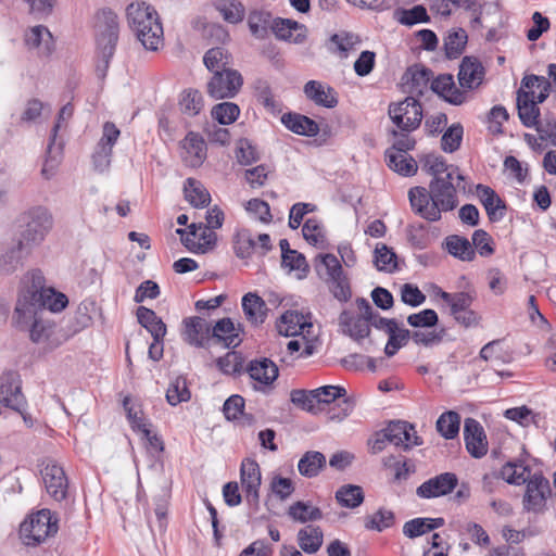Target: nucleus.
<instances>
[{"label":"nucleus","mask_w":556,"mask_h":556,"mask_svg":"<svg viewBox=\"0 0 556 556\" xmlns=\"http://www.w3.org/2000/svg\"><path fill=\"white\" fill-rule=\"evenodd\" d=\"M462 181L431 179L428 188L421 186L410 188L408 199L413 212L428 222L440 220L442 213L457 207V189H465Z\"/></svg>","instance_id":"obj_1"},{"label":"nucleus","mask_w":556,"mask_h":556,"mask_svg":"<svg viewBox=\"0 0 556 556\" xmlns=\"http://www.w3.org/2000/svg\"><path fill=\"white\" fill-rule=\"evenodd\" d=\"M126 20L141 45L156 51L163 42V26L156 10L146 2H132L126 8Z\"/></svg>","instance_id":"obj_2"},{"label":"nucleus","mask_w":556,"mask_h":556,"mask_svg":"<svg viewBox=\"0 0 556 556\" xmlns=\"http://www.w3.org/2000/svg\"><path fill=\"white\" fill-rule=\"evenodd\" d=\"M94 31L98 55V76L104 77L118 41L119 23L117 14L109 8L101 9L94 16Z\"/></svg>","instance_id":"obj_3"},{"label":"nucleus","mask_w":556,"mask_h":556,"mask_svg":"<svg viewBox=\"0 0 556 556\" xmlns=\"http://www.w3.org/2000/svg\"><path fill=\"white\" fill-rule=\"evenodd\" d=\"M67 303L66 295L52 288L28 289L18 296L14 313L22 320V318L34 317V314H46L47 309L54 313L61 312Z\"/></svg>","instance_id":"obj_4"},{"label":"nucleus","mask_w":556,"mask_h":556,"mask_svg":"<svg viewBox=\"0 0 556 556\" xmlns=\"http://www.w3.org/2000/svg\"><path fill=\"white\" fill-rule=\"evenodd\" d=\"M20 239L30 251L39 245L53 226V217L43 206L31 207L18 217Z\"/></svg>","instance_id":"obj_5"},{"label":"nucleus","mask_w":556,"mask_h":556,"mask_svg":"<svg viewBox=\"0 0 556 556\" xmlns=\"http://www.w3.org/2000/svg\"><path fill=\"white\" fill-rule=\"evenodd\" d=\"M58 532V521L49 509L31 515L20 527V536L25 545H38Z\"/></svg>","instance_id":"obj_6"},{"label":"nucleus","mask_w":556,"mask_h":556,"mask_svg":"<svg viewBox=\"0 0 556 556\" xmlns=\"http://www.w3.org/2000/svg\"><path fill=\"white\" fill-rule=\"evenodd\" d=\"M317 407L321 404H331L342 399L331 410L330 419L342 421L350 416L356 405L355 396H348L345 388L341 386H324L314 389Z\"/></svg>","instance_id":"obj_7"},{"label":"nucleus","mask_w":556,"mask_h":556,"mask_svg":"<svg viewBox=\"0 0 556 556\" xmlns=\"http://www.w3.org/2000/svg\"><path fill=\"white\" fill-rule=\"evenodd\" d=\"M389 116L396 128L412 132L417 129L422 119V108L417 99L407 97L399 103L389 105Z\"/></svg>","instance_id":"obj_8"},{"label":"nucleus","mask_w":556,"mask_h":556,"mask_svg":"<svg viewBox=\"0 0 556 556\" xmlns=\"http://www.w3.org/2000/svg\"><path fill=\"white\" fill-rule=\"evenodd\" d=\"M243 85V77L237 70L215 72L206 85V91L213 99L233 98Z\"/></svg>","instance_id":"obj_9"},{"label":"nucleus","mask_w":556,"mask_h":556,"mask_svg":"<svg viewBox=\"0 0 556 556\" xmlns=\"http://www.w3.org/2000/svg\"><path fill=\"white\" fill-rule=\"evenodd\" d=\"M41 477L48 494L61 502L66 497L68 480L63 467L55 460L47 458L41 463Z\"/></svg>","instance_id":"obj_10"},{"label":"nucleus","mask_w":556,"mask_h":556,"mask_svg":"<svg viewBox=\"0 0 556 556\" xmlns=\"http://www.w3.org/2000/svg\"><path fill=\"white\" fill-rule=\"evenodd\" d=\"M0 403L18 413L25 409L27 402L22 392V380L17 371L9 370L0 376Z\"/></svg>","instance_id":"obj_11"},{"label":"nucleus","mask_w":556,"mask_h":556,"mask_svg":"<svg viewBox=\"0 0 556 556\" xmlns=\"http://www.w3.org/2000/svg\"><path fill=\"white\" fill-rule=\"evenodd\" d=\"M384 428L389 437V444L400 450L409 451L414 446L422 444V440L417 435L414 425L408 421L393 420Z\"/></svg>","instance_id":"obj_12"},{"label":"nucleus","mask_w":556,"mask_h":556,"mask_svg":"<svg viewBox=\"0 0 556 556\" xmlns=\"http://www.w3.org/2000/svg\"><path fill=\"white\" fill-rule=\"evenodd\" d=\"M551 493L549 482L541 475H534L527 481L523 496V508L528 511L541 513Z\"/></svg>","instance_id":"obj_13"},{"label":"nucleus","mask_w":556,"mask_h":556,"mask_svg":"<svg viewBox=\"0 0 556 556\" xmlns=\"http://www.w3.org/2000/svg\"><path fill=\"white\" fill-rule=\"evenodd\" d=\"M119 137L118 128L110 122L103 125V134L92 155L94 168L104 172L111 164L112 149Z\"/></svg>","instance_id":"obj_14"},{"label":"nucleus","mask_w":556,"mask_h":556,"mask_svg":"<svg viewBox=\"0 0 556 556\" xmlns=\"http://www.w3.org/2000/svg\"><path fill=\"white\" fill-rule=\"evenodd\" d=\"M458 484V478L453 472H443L421 483L416 494L421 498H434L451 493Z\"/></svg>","instance_id":"obj_15"},{"label":"nucleus","mask_w":556,"mask_h":556,"mask_svg":"<svg viewBox=\"0 0 556 556\" xmlns=\"http://www.w3.org/2000/svg\"><path fill=\"white\" fill-rule=\"evenodd\" d=\"M464 440L468 453L480 458L488 452V441L483 427L473 418H466L464 422Z\"/></svg>","instance_id":"obj_16"},{"label":"nucleus","mask_w":556,"mask_h":556,"mask_svg":"<svg viewBox=\"0 0 556 556\" xmlns=\"http://www.w3.org/2000/svg\"><path fill=\"white\" fill-rule=\"evenodd\" d=\"M241 484L249 503L257 505L260 498V485L262 481L261 469L254 459H244L240 469Z\"/></svg>","instance_id":"obj_17"},{"label":"nucleus","mask_w":556,"mask_h":556,"mask_svg":"<svg viewBox=\"0 0 556 556\" xmlns=\"http://www.w3.org/2000/svg\"><path fill=\"white\" fill-rule=\"evenodd\" d=\"M181 157L186 165L199 167L206 159V143L197 132L190 131L181 141Z\"/></svg>","instance_id":"obj_18"},{"label":"nucleus","mask_w":556,"mask_h":556,"mask_svg":"<svg viewBox=\"0 0 556 556\" xmlns=\"http://www.w3.org/2000/svg\"><path fill=\"white\" fill-rule=\"evenodd\" d=\"M24 41L26 47L39 56H48L54 50L53 36L43 25H37L26 30Z\"/></svg>","instance_id":"obj_19"},{"label":"nucleus","mask_w":556,"mask_h":556,"mask_svg":"<svg viewBox=\"0 0 556 556\" xmlns=\"http://www.w3.org/2000/svg\"><path fill=\"white\" fill-rule=\"evenodd\" d=\"M485 75L482 63L473 56H465L459 65L458 81L462 88L472 90L478 88Z\"/></svg>","instance_id":"obj_20"},{"label":"nucleus","mask_w":556,"mask_h":556,"mask_svg":"<svg viewBox=\"0 0 556 556\" xmlns=\"http://www.w3.org/2000/svg\"><path fill=\"white\" fill-rule=\"evenodd\" d=\"M421 168L432 176V179L464 180L457 166L447 164L440 155L429 154L421 160Z\"/></svg>","instance_id":"obj_21"},{"label":"nucleus","mask_w":556,"mask_h":556,"mask_svg":"<svg viewBox=\"0 0 556 556\" xmlns=\"http://www.w3.org/2000/svg\"><path fill=\"white\" fill-rule=\"evenodd\" d=\"M517 110L521 124L525 127L533 128L540 122V108L534 100V90H525L520 88L517 91Z\"/></svg>","instance_id":"obj_22"},{"label":"nucleus","mask_w":556,"mask_h":556,"mask_svg":"<svg viewBox=\"0 0 556 556\" xmlns=\"http://www.w3.org/2000/svg\"><path fill=\"white\" fill-rule=\"evenodd\" d=\"M273 33L277 39L295 45L303 43L307 37L306 26L290 18L275 17Z\"/></svg>","instance_id":"obj_23"},{"label":"nucleus","mask_w":556,"mask_h":556,"mask_svg":"<svg viewBox=\"0 0 556 556\" xmlns=\"http://www.w3.org/2000/svg\"><path fill=\"white\" fill-rule=\"evenodd\" d=\"M211 333V325L201 317H188L184 319V340L190 345L204 346Z\"/></svg>","instance_id":"obj_24"},{"label":"nucleus","mask_w":556,"mask_h":556,"mask_svg":"<svg viewBox=\"0 0 556 556\" xmlns=\"http://www.w3.org/2000/svg\"><path fill=\"white\" fill-rule=\"evenodd\" d=\"M45 314H34V317L22 318L14 314L18 327L24 328L30 325L29 336L35 343H45L54 332V324L43 317Z\"/></svg>","instance_id":"obj_25"},{"label":"nucleus","mask_w":556,"mask_h":556,"mask_svg":"<svg viewBox=\"0 0 556 556\" xmlns=\"http://www.w3.org/2000/svg\"><path fill=\"white\" fill-rule=\"evenodd\" d=\"M431 89L445 101L454 105H460L467 99L466 92L456 87L451 74L439 75L432 80Z\"/></svg>","instance_id":"obj_26"},{"label":"nucleus","mask_w":556,"mask_h":556,"mask_svg":"<svg viewBox=\"0 0 556 556\" xmlns=\"http://www.w3.org/2000/svg\"><path fill=\"white\" fill-rule=\"evenodd\" d=\"M248 372L251 379L258 382L263 388L271 386L279 375L277 365L266 357L251 361Z\"/></svg>","instance_id":"obj_27"},{"label":"nucleus","mask_w":556,"mask_h":556,"mask_svg":"<svg viewBox=\"0 0 556 556\" xmlns=\"http://www.w3.org/2000/svg\"><path fill=\"white\" fill-rule=\"evenodd\" d=\"M304 93L306 98L320 106L332 109L338 104L334 89L318 80L307 81L304 86Z\"/></svg>","instance_id":"obj_28"},{"label":"nucleus","mask_w":556,"mask_h":556,"mask_svg":"<svg viewBox=\"0 0 556 556\" xmlns=\"http://www.w3.org/2000/svg\"><path fill=\"white\" fill-rule=\"evenodd\" d=\"M281 123L292 132L314 137L319 132L318 124L302 114L298 113H286L281 116Z\"/></svg>","instance_id":"obj_29"},{"label":"nucleus","mask_w":556,"mask_h":556,"mask_svg":"<svg viewBox=\"0 0 556 556\" xmlns=\"http://www.w3.org/2000/svg\"><path fill=\"white\" fill-rule=\"evenodd\" d=\"M309 327H312V324L307 323L304 315L296 311L286 312L277 323L279 334L285 337L302 334L305 328Z\"/></svg>","instance_id":"obj_30"},{"label":"nucleus","mask_w":556,"mask_h":556,"mask_svg":"<svg viewBox=\"0 0 556 556\" xmlns=\"http://www.w3.org/2000/svg\"><path fill=\"white\" fill-rule=\"evenodd\" d=\"M444 249L455 258L463 262H472L476 258V251L471 242L463 236L451 235L444 239Z\"/></svg>","instance_id":"obj_31"},{"label":"nucleus","mask_w":556,"mask_h":556,"mask_svg":"<svg viewBox=\"0 0 556 556\" xmlns=\"http://www.w3.org/2000/svg\"><path fill=\"white\" fill-rule=\"evenodd\" d=\"M476 191L490 219L494 220L502 218L504 215L505 204L496 194V192L489 186L481 184L477 185Z\"/></svg>","instance_id":"obj_32"},{"label":"nucleus","mask_w":556,"mask_h":556,"mask_svg":"<svg viewBox=\"0 0 556 556\" xmlns=\"http://www.w3.org/2000/svg\"><path fill=\"white\" fill-rule=\"evenodd\" d=\"M386 161L392 170L405 177L415 175L418 169L414 157L395 150H386Z\"/></svg>","instance_id":"obj_33"},{"label":"nucleus","mask_w":556,"mask_h":556,"mask_svg":"<svg viewBox=\"0 0 556 556\" xmlns=\"http://www.w3.org/2000/svg\"><path fill=\"white\" fill-rule=\"evenodd\" d=\"M137 318L139 324L151 333L154 341H163L166 334V325L156 316L154 311L146 306H139Z\"/></svg>","instance_id":"obj_34"},{"label":"nucleus","mask_w":556,"mask_h":556,"mask_svg":"<svg viewBox=\"0 0 556 556\" xmlns=\"http://www.w3.org/2000/svg\"><path fill=\"white\" fill-rule=\"evenodd\" d=\"M29 253L30 250L17 240L0 254V273H13Z\"/></svg>","instance_id":"obj_35"},{"label":"nucleus","mask_w":556,"mask_h":556,"mask_svg":"<svg viewBox=\"0 0 556 556\" xmlns=\"http://www.w3.org/2000/svg\"><path fill=\"white\" fill-rule=\"evenodd\" d=\"M245 318L253 325L263 324L267 314L265 301L256 293L249 292L242 298Z\"/></svg>","instance_id":"obj_36"},{"label":"nucleus","mask_w":556,"mask_h":556,"mask_svg":"<svg viewBox=\"0 0 556 556\" xmlns=\"http://www.w3.org/2000/svg\"><path fill=\"white\" fill-rule=\"evenodd\" d=\"M340 325L343 327V332L355 341L365 339L370 333V325L366 318L351 315L348 312L340 315Z\"/></svg>","instance_id":"obj_37"},{"label":"nucleus","mask_w":556,"mask_h":556,"mask_svg":"<svg viewBox=\"0 0 556 556\" xmlns=\"http://www.w3.org/2000/svg\"><path fill=\"white\" fill-rule=\"evenodd\" d=\"M212 337L224 342L226 348H236L241 343L240 329H237L230 318L218 320L211 329Z\"/></svg>","instance_id":"obj_38"},{"label":"nucleus","mask_w":556,"mask_h":556,"mask_svg":"<svg viewBox=\"0 0 556 556\" xmlns=\"http://www.w3.org/2000/svg\"><path fill=\"white\" fill-rule=\"evenodd\" d=\"M275 18L271 13L263 10L251 11L248 17V26L253 37L265 39L269 29H274Z\"/></svg>","instance_id":"obj_39"},{"label":"nucleus","mask_w":556,"mask_h":556,"mask_svg":"<svg viewBox=\"0 0 556 556\" xmlns=\"http://www.w3.org/2000/svg\"><path fill=\"white\" fill-rule=\"evenodd\" d=\"M326 456L318 451H307L298 463V470L305 478H315L326 467Z\"/></svg>","instance_id":"obj_40"},{"label":"nucleus","mask_w":556,"mask_h":556,"mask_svg":"<svg viewBox=\"0 0 556 556\" xmlns=\"http://www.w3.org/2000/svg\"><path fill=\"white\" fill-rule=\"evenodd\" d=\"M184 192L186 200L193 207H205L211 202V194L207 189L194 178H187L184 184Z\"/></svg>","instance_id":"obj_41"},{"label":"nucleus","mask_w":556,"mask_h":556,"mask_svg":"<svg viewBox=\"0 0 556 556\" xmlns=\"http://www.w3.org/2000/svg\"><path fill=\"white\" fill-rule=\"evenodd\" d=\"M381 463L384 469L393 472L395 481L406 480L410 473L415 472V465L401 455H387L381 459Z\"/></svg>","instance_id":"obj_42"},{"label":"nucleus","mask_w":556,"mask_h":556,"mask_svg":"<svg viewBox=\"0 0 556 556\" xmlns=\"http://www.w3.org/2000/svg\"><path fill=\"white\" fill-rule=\"evenodd\" d=\"M336 501L345 508H356L364 502L363 488L356 484H343L336 491Z\"/></svg>","instance_id":"obj_43"},{"label":"nucleus","mask_w":556,"mask_h":556,"mask_svg":"<svg viewBox=\"0 0 556 556\" xmlns=\"http://www.w3.org/2000/svg\"><path fill=\"white\" fill-rule=\"evenodd\" d=\"M439 296L450 305L451 314L454 315L470 308L476 299V292L473 290H468L448 293L440 290Z\"/></svg>","instance_id":"obj_44"},{"label":"nucleus","mask_w":556,"mask_h":556,"mask_svg":"<svg viewBox=\"0 0 556 556\" xmlns=\"http://www.w3.org/2000/svg\"><path fill=\"white\" fill-rule=\"evenodd\" d=\"M215 9L229 24L241 23L245 16V7L240 0H217Z\"/></svg>","instance_id":"obj_45"},{"label":"nucleus","mask_w":556,"mask_h":556,"mask_svg":"<svg viewBox=\"0 0 556 556\" xmlns=\"http://www.w3.org/2000/svg\"><path fill=\"white\" fill-rule=\"evenodd\" d=\"M324 535L319 527L307 526L298 533L300 547L307 554L316 553L323 545Z\"/></svg>","instance_id":"obj_46"},{"label":"nucleus","mask_w":556,"mask_h":556,"mask_svg":"<svg viewBox=\"0 0 556 556\" xmlns=\"http://www.w3.org/2000/svg\"><path fill=\"white\" fill-rule=\"evenodd\" d=\"M460 415L454 410H447L440 415L435 422V429L446 440L455 439L459 433Z\"/></svg>","instance_id":"obj_47"},{"label":"nucleus","mask_w":556,"mask_h":556,"mask_svg":"<svg viewBox=\"0 0 556 556\" xmlns=\"http://www.w3.org/2000/svg\"><path fill=\"white\" fill-rule=\"evenodd\" d=\"M374 263L378 270L393 273L397 268V256L384 243H377L374 251Z\"/></svg>","instance_id":"obj_48"},{"label":"nucleus","mask_w":556,"mask_h":556,"mask_svg":"<svg viewBox=\"0 0 556 556\" xmlns=\"http://www.w3.org/2000/svg\"><path fill=\"white\" fill-rule=\"evenodd\" d=\"M484 361H491L495 364H508L513 361V354L504 349L501 340H493L486 343L479 353Z\"/></svg>","instance_id":"obj_49"},{"label":"nucleus","mask_w":556,"mask_h":556,"mask_svg":"<svg viewBox=\"0 0 556 556\" xmlns=\"http://www.w3.org/2000/svg\"><path fill=\"white\" fill-rule=\"evenodd\" d=\"M288 515L294 520L302 523L307 521H316L323 518V513L318 507L305 502H295L288 509Z\"/></svg>","instance_id":"obj_50"},{"label":"nucleus","mask_w":556,"mask_h":556,"mask_svg":"<svg viewBox=\"0 0 556 556\" xmlns=\"http://www.w3.org/2000/svg\"><path fill=\"white\" fill-rule=\"evenodd\" d=\"M525 90L539 89V92H534V100L536 104L543 103L551 91V83L544 76L538 75H526L521 80V87Z\"/></svg>","instance_id":"obj_51"},{"label":"nucleus","mask_w":556,"mask_h":556,"mask_svg":"<svg viewBox=\"0 0 556 556\" xmlns=\"http://www.w3.org/2000/svg\"><path fill=\"white\" fill-rule=\"evenodd\" d=\"M255 97L257 101L270 113L281 111V105L273 94L271 88L267 80L257 79L254 84Z\"/></svg>","instance_id":"obj_52"},{"label":"nucleus","mask_w":556,"mask_h":556,"mask_svg":"<svg viewBox=\"0 0 556 556\" xmlns=\"http://www.w3.org/2000/svg\"><path fill=\"white\" fill-rule=\"evenodd\" d=\"M204 65L213 74L217 71L230 70L227 65L230 63L229 53L220 47L207 50L203 58Z\"/></svg>","instance_id":"obj_53"},{"label":"nucleus","mask_w":556,"mask_h":556,"mask_svg":"<svg viewBox=\"0 0 556 556\" xmlns=\"http://www.w3.org/2000/svg\"><path fill=\"white\" fill-rule=\"evenodd\" d=\"M529 469L521 463L509 462L504 465L501 469L502 478L509 484H522L526 483L529 475Z\"/></svg>","instance_id":"obj_54"},{"label":"nucleus","mask_w":556,"mask_h":556,"mask_svg":"<svg viewBox=\"0 0 556 556\" xmlns=\"http://www.w3.org/2000/svg\"><path fill=\"white\" fill-rule=\"evenodd\" d=\"M256 243L249 229H239L233 238V250L238 257L248 258L252 255Z\"/></svg>","instance_id":"obj_55"},{"label":"nucleus","mask_w":556,"mask_h":556,"mask_svg":"<svg viewBox=\"0 0 556 556\" xmlns=\"http://www.w3.org/2000/svg\"><path fill=\"white\" fill-rule=\"evenodd\" d=\"M188 229L190 230V235H192V237L198 238V243L200 248L203 249V253H206L208 250L213 249L216 243L217 236L212 228L205 226L202 223H193L188 226Z\"/></svg>","instance_id":"obj_56"},{"label":"nucleus","mask_w":556,"mask_h":556,"mask_svg":"<svg viewBox=\"0 0 556 556\" xmlns=\"http://www.w3.org/2000/svg\"><path fill=\"white\" fill-rule=\"evenodd\" d=\"M467 34L464 29L451 31L444 39V49L448 59L457 58L467 43Z\"/></svg>","instance_id":"obj_57"},{"label":"nucleus","mask_w":556,"mask_h":556,"mask_svg":"<svg viewBox=\"0 0 556 556\" xmlns=\"http://www.w3.org/2000/svg\"><path fill=\"white\" fill-rule=\"evenodd\" d=\"M329 42L336 47L334 51L339 52L342 58H346L348 53L361 43V39L353 33L340 31L333 34Z\"/></svg>","instance_id":"obj_58"},{"label":"nucleus","mask_w":556,"mask_h":556,"mask_svg":"<svg viewBox=\"0 0 556 556\" xmlns=\"http://www.w3.org/2000/svg\"><path fill=\"white\" fill-rule=\"evenodd\" d=\"M304 239L312 245L324 248L326 237L323 225L316 218H308L302 228Z\"/></svg>","instance_id":"obj_59"},{"label":"nucleus","mask_w":556,"mask_h":556,"mask_svg":"<svg viewBox=\"0 0 556 556\" xmlns=\"http://www.w3.org/2000/svg\"><path fill=\"white\" fill-rule=\"evenodd\" d=\"M240 114V109L236 103L222 102L213 106L211 111L212 117L220 125H229L233 123Z\"/></svg>","instance_id":"obj_60"},{"label":"nucleus","mask_w":556,"mask_h":556,"mask_svg":"<svg viewBox=\"0 0 556 556\" xmlns=\"http://www.w3.org/2000/svg\"><path fill=\"white\" fill-rule=\"evenodd\" d=\"M317 273L325 275L328 280L337 278L343 274L339 260L333 254L319 255L316 264Z\"/></svg>","instance_id":"obj_61"},{"label":"nucleus","mask_w":556,"mask_h":556,"mask_svg":"<svg viewBox=\"0 0 556 556\" xmlns=\"http://www.w3.org/2000/svg\"><path fill=\"white\" fill-rule=\"evenodd\" d=\"M394 523L393 511L380 508L375 514L369 515L365 518V528L368 530H376L378 532L390 528Z\"/></svg>","instance_id":"obj_62"},{"label":"nucleus","mask_w":556,"mask_h":556,"mask_svg":"<svg viewBox=\"0 0 556 556\" xmlns=\"http://www.w3.org/2000/svg\"><path fill=\"white\" fill-rule=\"evenodd\" d=\"M180 110L190 116L200 113L203 108V97L200 91L189 89L185 90L179 101Z\"/></svg>","instance_id":"obj_63"},{"label":"nucleus","mask_w":556,"mask_h":556,"mask_svg":"<svg viewBox=\"0 0 556 556\" xmlns=\"http://www.w3.org/2000/svg\"><path fill=\"white\" fill-rule=\"evenodd\" d=\"M190 399V391L187 387V381L185 378L177 377L173 380L166 391V400L172 405L175 406L181 402H187Z\"/></svg>","instance_id":"obj_64"}]
</instances>
